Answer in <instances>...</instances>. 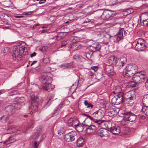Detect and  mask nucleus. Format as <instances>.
I'll list each match as a JSON object with an SVG mask.
<instances>
[{
    "label": "nucleus",
    "instance_id": "f257e3e1",
    "mask_svg": "<svg viewBox=\"0 0 148 148\" xmlns=\"http://www.w3.org/2000/svg\"><path fill=\"white\" fill-rule=\"evenodd\" d=\"M13 52L12 58L13 60L17 61L21 60L22 54L26 55L28 53L27 48L24 46H21V45L14 47L13 49Z\"/></svg>",
    "mask_w": 148,
    "mask_h": 148
},
{
    "label": "nucleus",
    "instance_id": "f03ea898",
    "mask_svg": "<svg viewBox=\"0 0 148 148\" xmlns=\"http://www.w3.org/2000/svg\"><path fill=\"white\" fill-rule=\"evenodd\" d=\"M137 71V66L134 64H128L123 70L125 77H130L135 74Z\"/></svg>",
    "mask_w": 148,
    "mask_h": 148
},
{
    "label": "nucleus",
    "instance_id": "7ed1b4c3",
    "mask_svg": "<svg viewBox=\"0 0 148 148\" xmlns=\"http://www.w3.org/2000/svg\"><path fill=\"white\" fill-rule=\"evenodd\" d=\"M134 74L132 76V79L134 81L138 84L140 83L145 81V75L146 73L143 71H141Z\"/></svg>",
    "mask_w": 148,
    "mask_h": 148
},
{
    "label": "nucleus",
    "instance_id": "20e7f679",
    "mask_svg": "<svg viewBox=\"0 0 148 148\" xmlns=\"http://www.w3.org/2000/svg\"><path fill=\"white\" fill-rule=\"evenodd\" d=\"M124 99L130 105H132L134 103V100L135 99L136 94L135 91L134 90L126 92L125 95Z\"/></svg>",
    "mask_w": 148,
    "mask_h": 148
},
{
    "label": "nucleus",
    "instance_id": "39448f33",
    "mask_svg": "<svg viewBox=\"0 0 148 148\" xmlns=\"http://www.w3.org/2000/svg\"><path fill=\"white\" fill-rule=\"evenodd\" d=\"M30 99L31 104V108L35 110H38V105L43 101L42 100L39 99L38 97L33 95L31 96Z\"/></svg>",
    "mask_w": 148,
    "mask_h": 148
},
{
    "label": "nucleus",
    "instance_id": "423d86ee",
    "mask_svg": "<svg viewBox=\"0 0 148 148\" xmlns=\"http://www.w3.org/2000/svg\"><path fill=\"white\" fill-rule=\"evenodd\" d=\"M104 115V112L102 110L100 109H99L97 111H95L92 114V117L88 116L85 114H82L83 116H87L88 117L86 118H89L91 120H92L93 119H101L103 117Z\"/></svg>",
    "mask_w": 148,
    "mask_h": 148
},
{
    "label": "nucleus",
    "instance_id": "0eeeda50",
    "mask_svg": "<svg viewBox=\"0 0 148 148\" xmlns=\"http://www.w3.org/2000/svg\"><path fill=\"white\" fill-rule=\"evenodd\" d=\"M108 129H110L111 132L114 135L118 134L120 132V128L118 126L113 124L111 122H109L107 126Z\"/></svg>",
    "mask_w": 148,
    "mask_h": 148
},
{
    "label": "nucleus",
    "instance_id": "6e6552de",
    "mask_svg": "<svg viewBox=\"0 0 148 148\" xmlns=\"http://www.w3.org/2000/svg\"><path fill=\"white\" fill-rule=\"evenodd\" d=\"M123 115L125 119H126L125 121L133 122L135 120L136 118V116L130 112H124L123 113Z\"/></svg>",
    "mask_w": 148,
    "mask_h": 148
},
{
    "label": "nucleus",
    "instance_id": "1a4fd4ad",
    "mask_svg": "<svg viewBox=\"0 0 148 148\" xmlns=\"http://www.w3.org/2000/svg\"><path fill=\"white\" fill-rule=\"evenodd\" d=\"M77 135V132L75 131H72L65 135L64 139L67 142H72L74 140Z\"/></svg>",
    "mask_w": 148,
    "mask_h": 148
},
{
    "label": "nucleus",
    "instance_id": "9d476101",
    "mask_svg": "<svg viewBox=\"0 0 148 148\" xmlns=\"http://www.w3.org/2000/svg\"><path fill=\"white\" fill-rule=\"evenodd\" d=\"M16 103H14L15 104V107L17 109H20L21 106L24 105L25 100L24 98L23 97H17L16 100Z\"/></svg>",
    "mask_w": 148,
    "mask_h": 148
},
{
    "label": "nucleus",
    "instance_id": "9b49d317",
    "mask_svg": "<svg viewBox=\"0 0 148 148\" xmlns=\"http://www.w3.org/2000/svg\"><path fill=\"white\" fill-rule=\"evenodd\" d=\"M98 13L101 15V18L105 20H108L112 14V13L109 10L104 11L103 12L99 11Z\"/></svg>",
    "mask_w": 148,
    "mask_h": 148
},
{
    "label": "nucleus",
    "instance_id": "f8f14e48",
    "mask_svg": "<svg viewBox=\"0 0 148 148\" xmlns=\"http://www.w3.org/2000/svg\"><path fill=\"white\" fill-rule=\"evenodd\" d=\"M82 124L83 125L88 126V127L86 128V132L87 134H93L96 132L97 130V128L95 125H91L89 126L86 124L84 123H82Z\"/></svg>",
    "mask_w": 148,
    "mask_h": 148
},
{
    "label": "nucleus",
    "instance_id": "ddd939ff",
    "mask_svg": "<svg viewBox=\"0 0 148 148\" xmlns=\"http://www.w3.org/2000/svg\"><path fill=\"white\" fill-rule=\"evenodd\" d=\"M40 80L43 84H44L52 82V79L51 77L48 75H44L40 77Z\"/></svg>",
    "mask_w": 148,
    "mask_h": 148
},
{
    "label": "nucleus",
    "instance_id": "4468645a",
    "mask_svg": "<svg viewBox=\"0 0 148 148\" xmlns=\"http://www.w3.org/2000/svg\"><path fill=\"white\" fill-rule=\"evenodd\" d=\"M127 61L126 58L125 57H122L119 58L116 63V66L118 67L123 66Z\"/></svg>",
    "mask_w": 148,
    "mask_h": 148
},
{
    "label": "nucleus",
    "instance_id": "2eb2a0df",
    "mask_svg": "<svg viewBox=\"0 0 148 148\" xmlns=\"http://www.w3.org/2000/svg\"><path fill=\"white\" fill-rule=\"evenodd\" d=\"M97 133L101 137L107 136L109 135L108 130L104 128L100 129L97 131Z\"/></svg>",
    "mask_w": 148,
    "mask_h": 148
},
{
    "label": "nucleus",
    "instance_id": "dca6fc26",
    "mask_svg": "<svg viewBox=\"0 0 148 148\" xmlns=\"http://www.w3.org/2000/svg\"><path fill=\"white\" fill-rule=\"evenodd\" d=\"M54 86L48 83L46 84H43L42 88L43 90L48 92H50L54 88Z\"/></svg>",
    "mask_w": 148,
    "mask_h": 148
},
{
    "label": "nucleus",
    "instance_id": "f3484780",
    "mask_svg": "<svg viewBox=\"0 0 148 148\" xmlns=\"http://www.w3.org/2000/svg\"><path fill=\"white\" fill-rule=\"evenodd\" d=\"M16 108L15 104L12 103L11 105H9L5 108V110L8 114H12L14 112V110Z\"/></svg>",
    "mask_w": 148,
    "mask_h": 148
},
{
    "label": "nucleus",
    "instance_id": "a211bd4d",
    "mask_svg": "<svg viewBox=\"0 0 148 148\" xmlns=\"http://www.w3.org/2000/svg\"><path fill=\"white\" fill-rule=\"evenodd\" d=\"M135 47L136 50L138 51H143L146 48V43H136Z\"/></svg>",
    "mask_w": 148,
    "mask_h": 148
},
{
    "label": "nucleus",
    "instance_id": "6ab92c4d",
    "mask_svg": "<svg viewBox=\"0 0 148 148\" xmlns=\"http://www.w3.org/2000/svg\"><path fill=\"white\" fill-rule=\"evenodd\" d=\"M123 30L120 29L116 35L114 36V38L118 41L121 39H123Z\"/></svg>",
    "mask_w": 148,
    "mask_h": 148
},
{
    "label": "nucleus",
    "instance_id": "aec40b11",
    "mask_svg": "<svg viewBox=\"0 0 148 148\" xmlns=\"http://www.w3.org/2000/svg\"><path fill=\"white\" fill-rule=\"evenodd\" d=\"M117 103L116 105L119 104L125 101V99H124V96L123 93H121L117 95Z\"/></svg>",
    "mask_w": 148,
    "mask_h": 148
},
{
    "label": "nucleus",
    "instance_id": "412c9836",
    "mask_svg": "<svg viewBox=\"0 0 148 148\" xmlns=\"http://www.w3.org/2000/svg\"><path fill=\"white\" fill-rule=\"evenodd\" d=\"M105 70L110 75L113 74V67L112 65H106L105 67Z\"/></svg>",
    "mask_w": 148,
    "mask_h": 148
},
{
    "label": "nucleus",
    "instance_id": "4be33fe9",
    "mask_svg": "<svg viewBox=\"0 0 148 148\" xmlns=\"http://www.w3.org/2000/svg\"><path fill=\"white\" fill-rule=\"evenodd\" d=\"M20 131V130L18 129L17 127L11 126L7 130V133L11 134L13 133L16 132L17 131Z\"/></svg>",
    "mask_w": 148,
    "mask_h": 148
},
{
    "label": "nucleus",
    "instance_id": "5701e85b",
    "mask_svg": "<svg viewBox=\"0 0 148 148\" xmlns=\"http://www.w3.org/2000/svg\"><path fill=\"white\" fill-rule=\"evenodd\" d=\"M84 144V140L82 137H80L77 142V145L79 147H82Z\"/></svg>",
    "mask_w": 148,
    "mask_h": 148
},
{
    "label": "nucleus",
    "instance_id": "b1692460",
    "mask_svg": "<svg viewBox=\"0 0 148 148\" xmlns=\"http://www.w3.org/2000/svg\"><path fill=\"white\" fill-rule=\"evenodd\" d=\"M66 35V34L65 32H60L58 33L56 37L57 40H59L64 38Z\"/></svg>",
    "mask_w": 148,
    "mask_h": 148
},
{
    "label": "nucleus",
    "instance_id": "393cba45",
    "mask_svg": "<svg viewBox=\"0 0 148 148\" xmlns=\"http://www.w3.org/2000/svg\"><path fill=\"white\" fill-rule=\"evenodd\" d=\"M63 105L64 103L62 102L60 104L59 106H58L57 108L55 109L54 112L53 113V115L56 116L59 113L60 110V109H61L62 107H63Z\"/></svg>",
    "mask_w": 148,
    "mask_h": 148
},
{
    "label": "nucleus",
    "instance_id": "a878e982",
    "mask_svg": "<svg viewBox=\"0 0 148 148\" xmlns=\"http://www.w3.org/2000/svg\"><path fill=\"white\" fill-rule=\"evenodd\" d=\"M112 92L114 94L118 95L120 94L121 92V89L120 86H116L114 89V91Z\"/></svg>",
    "mask_w": 148,
    "mask_h": 148
},
{
    "label": "nucleus",
    "instance_id": "bb28decb",
    "mask_svg": "<svg viewBox=\"0 0 148 148\" xmlns=\"http://www.w3.org/2000/svg\"><path fill=\"white\" fill-rule=\"evenodd\" d=\"M142 102L144 107L148 106V94L144 96L142 99Z\"/></svg>",
    "mask_w": 148,
    "mask_h": 148
},
{
    "label": "nucleus",
    "instance_id": "cd10ccee",
    "mask_svg": "<svg viewBox=\"0 0 148 148\" xmlns=\"http://www.w3.org/2000/svg\"><path fill=\"white\" fill-rule=\"evenodd\" d=\"M116 59L115 57L114 56H110L108 60V61L109 64L110 65H112L115 62Z\"/></svg>",
    "mask_w": 148,
    "mask_h": 148
},
{
    "label": "nucleus",
    "instance_id": "c85d7f7f",
    "mask_svg": "<svg viewBox=\"0 0 148 148\" xmlns=\"http://www.w3.org/2000/svg\"><path fill=\"white\" fill-rule=\"evenodd\" d=\"M90 47L93 51H99L101 49V46L99 44H94L93 46H90Z\"/></svg>",
    "mask_w": 148,
    "mask_h": 148
},
{
    "label": "nucleus",
    "instance_id": "c756f323",
    "mask_svg": "<svg viewBox=\"0 0 148 148\" xmlns=\"http://www.w3.org/2000/svg\"><path fill=\"white\" fill-rule=\"evenodd\" d=\"M111 36L108 34H106L103 37V42L104 43L107 44L110 41V39Z\"/></svg>",
    "mask_w": 148,
    "mask_h": 148
},
{
    "label": "nucleus",
    "instance_id": "7c9ffc66",
    "mask_svg": "<svg viewBox=\"0 0 148 148\" xmlns=\"http://www.w3.org/2000/svg\"><path fill=\"white\" fill-rule=\"evenodd\" d=\"M74 126L76 130L79 132H82L84 129L83 126L80 124L75 125Z\"/></svg>",
    "mask_w": 148,
    "mask_h": 148
},
{
    "label": "nucleus",
    "instance_id": "2f4dec72",
    "mask_svg": "<svg viewBox=\"0 0 148 148\" xmlns=\"http://www.w3.org/2000/svg\"><path fill=\"white\" fill-rule=\"evenodd\" d=\"M36 132H35V134L33 137L34 139L37 138L39 134L41 133L42 132V129L41 128H38L36 129Z\"/></svg>",
    "mask_w": 148,
    "mask_h": 148
},
{
    "label": "nucleus",
    "instance_id": "473e14b6",
    "mask_svg": "<svg viewBox=\"0 0 148 148\" xmlns=\"http://www.w3.org/2000/svg\"><path fill=\"white\" fill-rule=\"evenodd\" d=\"M140 21L148 20V13H142L140 17Z\"/></svg>",
    "mask_w": 148,
    "mask_h": 148
},
{
    "label": "nucleus",
    "instance_id": "72a5a7b5",
    "mask_svg": "<svg viewBox=\"0 0 148 148\" xmlns=\"http://www.w3.org/2000/svg\"><path fill=\"white\" fill-rule=\"evenodd\" d=\"M110 97L111 98V103L113 104L116 105V103H117V95L114 96L112 95Z\"/></svg>",
    "mask_w": 148,
    "mask_h": 148
},
{
    "label": "nucleus",
    "instance_id": "f704fd0d",
    "mask_svg": "<svg viewBox=\"0 0 148 148\" xmlns=\"http://www.w3.org/2000/svg\"><path fill=\"white\" fill-rule=\"evenodd\" d=\"M9 49L8 47H5L1 50V53L3 55H6L9 53Z\"/></svg>",
    "mask_w": 148,
    "mask_h": 148
},
{
    "label": "nucleus",
    "instance_id": "c9c22d12",
    "mask_svg": "<svg viewBox=\"0 0 148 148\" xmlns=\"http://www.w3.org/2000/svg\"><path fill=\"white\" fill-rule=\"evenodd\" d=\"M15 141V140L13 137H10L9 138L8 140L5 141V142H6V144L8 145L14 142Z\"/></svg>",
    "mask_w": 148,
    "mask_h": 148
},
{
    "label": "nucleus",
    "instance_id": "e433bc0d",
    "mask_svg": "<svg viewBox=\"0 0 148 148\" xmlns=\"http://www.w3.org/2000/svg\"><path fill=\"white\" fill-rule=\"evenodd\" d=\"M74 121V119L73 118H71L68 120L67 121V124L68 126H72L73 125Z\"/></svg>",
    "mask_w": 148,
    "mask_h": 148
},
{
    "label": "nucleus",
    "instance_id": "4c0bfd02",
    "mask_svg": "<svg viewBox=\"0 0 148 148\" xmlns=\"http://www.w3.org/2000/svg\"><path fill=\"white\" fill-rule=\"evenodd\" d=\"M62 66L63 68H73V66H72V64L71 63H68L67 64H64L62 65Z\"/></svg>",
    "mask_w": 148,
    "mask_h": 148
},
{
    "label": "nucleus",
    "instance_id": "58836bf2",
    "mask_svg": "<svg viewBox=\"0 0 148 148\" xmlns=\"http://www.w3.org/2000/svg\"><path fill=\"white\" fill-rule=\"evenodd\" d=\"M143 112L147 116H148V106L144 107L142 108Z\"/></svg>",
    "mask_w": 148,
    "mask_h": 148
},
{
    "label": "nucleus",
    "instance_id": "ea45409f",
    "mask_svg": "<svg viewBox=\"0 0 148 148\" xmlns=\"http://www.w3.org/2000/svg\"><path fill=\"white\" fill-rule=\"evenodd\" d=\"M141 25L144 26H148V20L140 21Z\"/></svg>",
    "mask_w": 148,
    "mask_h": 148
},
{
    "label": "nucleus",
    "instance_id": "a19ab883",
    "mask_svg": "<svg viewBox=\"0 0 148 148\" xmlns=\"http://www.w3.org/2000/svg\"><path fill=\"white\" fill-rule=\"evenodd\" d=\"M130 86L132 87H135L138 85L137 83L135 82V81L130 82L129 83Z\"/></svg>",
    "mask_w": 148,
    "mask_h": 148
},
{
    "label": "nucleus",
    "instance_id": "79ce46f5",
    "mask_svg": "<svg viewBox=\"0 0 148 148\" xmlns=\"http://www.w3.org/2000/svg\"><path fill=\"white\" fill-rule=\"evenodd\" d=\"M78 38L76 37H72L71 39L72 43H74L79 41Z\"/></svg>",
    "mask_w": 148,
    "mask_h": 148
},
{
    "label": "nucleus",
    "instance_id": "37998d69",
    "mask_svg": "<svg viewBox=\"0 0 148 148\" xmlns=\"http://www.w3.org/2000/svg\"><path fill=\"white\" fill-rule=\"evenodd\" d=\"M42 61L45 64H48L50 63L49 59L48 57H47L43 58Z\"/></svg>",
    "mask_w": 148,
    "mask_h": 148
},
{
    "label": "nucleus",
    "instance_id": "c03bdc74",
    "mask_svg": "<svg viewBox=\"0 0 148 148\" xmlns=\"http://www.w3.org/2000/svg\"><path fill=\"white\" fill-rule=\"evenodd\" d=\"M52 71V70L50 67H48L45 69L44 70V72L47 74L50 73Z\"/></svg>",
    "mask_w": 148,
    "mask_h": 148
},
{
    "label": "nucleus",
    "instance_id": "a18cd8bd",
    "mask_svg": "<svg viewBox=\"0 0 148 148\" xmlns=\"http://www.w3.org/2000/svg\"><path fill=\"white\" fill-rule=\"evenodd\" d=\"M7 145L5 141L3 142H0V148H6Z\"/></svg>",
    "mask_w": 148,
    "mask_h": 148
},
{
    "label": "nucleus",
    "instance_id": "49530a36",
    "mask_svg": "<svg viewBox=\"0 0 148 148\" xmlns=\"http://www.w3.org/2000/svg\"><path fill=\"white\" fill-rule=\"evenodd\" d=\"M137 43H146V42L144 40L141 38H140L138 39L137 41Z\"/></svg>",
    "mask_w": 148,
    "mask_h": 148
},
{
    "label": "nucleus",
    "instance_id": "de8ad7c7",
    "mask_svg": "<svg viewBox=\"0 0 148 148\" xmlns=\"http://www.w3.org/2000/svg\"><path fill=\"white\" fill-rule=\"evenodd\" d=\"M95 119V122L96 123H97L98 125H99L104 122L103 120H102L101 119Z\"/></svg>",
    "mask_w": 148,
    "mask_h": 148
},
{
    "label": "nucleus",
    "instance_id": "09e8293b",
    "mask_svg": "<svg viewBox=\"0 0 148 148\" xmlns=\"http://www.w3.org/2000/svg\"><path fill=\"white\" fill-rule=\"evenodd\" d=\"M133 9L132 8H129L127 9L126 11V12L127 13L126 14V15L129 14H131L133 12Z\"/></svg>",
    "mask_w": 148,
    "mask_h": 148
},
{
    "label": "nucleus",
    "instance_id": "8fccbe9b",
    "mask_svg": "<svg viewBox=\"0 0 148 148\" xmlns=\"http://www.w3.org/2000/svg\"><path fill=\"white\" fill-rule=\"evenodd\" d=\"M67 45V42L66 41H63L61 43V46L60 47L62 48L65 47Z\"/></svg>",
    "mask_w": 148,
    "mask_h": 148
},
{
    "label": "nucleus",
    "instance_id": "3c124183",
    "mask_svg": "<svg viewBox=\"0 0 148 148\" xmlns=\"http://www.w3.org/2000/svg\"><path fill=\"white\" fill-rule=\"evenodd\" d=\"M35 121L34 120H31L30 121V124L31 125V127H34L35 123Z\"/></svg>",
    "mask_w": 148,
    "mask_h": 148
},
{
    "label": "nucleus",
    "instance_id": "603ef678",
    "mask_svg": "<svg viewBox=\"0 0 148 148\" xmlns=\"http://www.w3.org/2000/svg\"><path fill=\"white\" fill-rule=\"evenodd\" d=\"M74 86V85H73L72 86H71L69 90V91H70L72 93V94L73 93L75 90H76V89L74 88L73 87Z\"/></svg>",
    "mask_w": 148,
    "mask_h": 148
},
{
    "label": "nucleus",
    "instance_id": "864d4df0",
    "mask_svg": "<svg viewBox=\"0 0 148 148\" xmlns=\"http://www.w3.org/2000/svg\"><path fill=\"white\" fill-rule=\"evenodd\" d=\"M50 100V99L49 98H48L46 99L45 101V105L47 106H49L50 104V103H49V101Z\"/></svg>",
    "mask_w": 148,
    "mask_h": 148
},
{
    "label": "nucleus",
    "instance_id": "5fc2aeb1",
    "mask_svg": "<svg viewBox=\"0 0 148 148\" xmlns=\"http://www.w3.org/2000/svg\"><path fill=\"white\" fill-rule=\"evenodd\" d=\"M5 121L8 123H9L10 122L9 118V116H7L5 118Z\"/></svg>",
    "mask_w": 148,
    "mask_h": 148
},
{
    "label": "nucleus",
    "instance_id": "6e6d98bb",
    "mask_svg": "<svg viewBox=\"0 0 148 148\" xmlns=\"http://www.w3.org/2000/svg\"><path fill=\"white\" fill-rule=\"evenodd\" d=\"M89 22H91L92 23H93L94 22V21H92L91 20L89 19L88 18L86 19L84 21V23H88Z\"/></svg>",
    "mask_w": 148,
    "mask_h": 148
},
{
    "label": "nucleus",
    "instance_id": "4d7b16f0",
    "mask_svg": "<svg viewBox=\"0 0 148 148\" xmlns=\"http://www.w3.org/2000/svg\"><path fill=\"white\" fill-rule=\"evenodd\" d=\"M91 69L94 70L95 71H96L98 70V67L97 66L92 67H91Z\"/></svg>",
    "mask_w": 148,
    "mask_h": 148
},
{
    "label": "nucleus",
    "instance_id": "13d9d810",
    "mask_svg": "<svg viewBox=\"0 0 148 148\" xmlns=\"http://www.w3.org/2000/svg\"><path fill=\"white\" fill-rule=\"evenodd\" d=\"M37 1H39V3L40 4L43 3L46 1V0H37Z\"/></svg>",
    "mask_w": 148,
    "mask_h": 148
},
{
    "label": "nucleus",
    "instance_id": "bf43d9fd",
    "mask_svg": "<svg viewBox=\"0 0 148 148\" xmlns=\"http://www.w3.org/2000/svg\"><path fill=\"white\" fill-rule=\"evenodd\" d=\"M36 53L35 52H34L33 53H31L30 54V57L31 58H32L33 57L35 56H36Z\"/></svg>",
    "mask_w": 148,
    "mask_h": 148
},
{
    "label": "nucleus",
    "instance_id": "052dcab7",
    "mask_svg": "<svg viewBox=\"0 0 148 148\" xmlns=\"http://www.w3.org/2000/svg\"><path fill=\"white\" fill-rule=\"evenodd\" d=\"M88 75L92 76L93 75V73L91 71H89L88 73Z\"/></svg>",
    "mask_w": 148,
    "mask_h": 148
},
{
    "label": "nucleus",
    "instance_id": "680f3d73",
    "mask_svg": "<svg viewBox=\"0 0 148 148\" xmlns=\"http://www.w3.org/2000/svg\"><path fill=\"white\" fill-rule=\"evenodd\" d=\"M17 92L16 90H13V91H12V92H11V95H15V94H16L17 93Z\"/></svg>",
    "mask_w": 148,
    "mask_h": 148
},
{
    "label": "nucleus",
    "instance_id": "e2e57ef3",
    "mask_svg": "<svg viewBox=\"0 0 148 148\" xmlns=\"http://www.w3.org/2000/svg\"><path fill=\"white\" fill-rule=\"evenodd\" d=\"M33 12V11L32 12H25L24 13H25V15H30L31 14V13L32 12Z\"/></svg>",
    "mask_w": 148,
    "mask_h": 148
},
{
    "label": "nucleus",
    "instance_id": "0e129e2a",
    "mask_svg": "<svg viewBox=\"0 0 148 148\" xmlns=\"http://www.w3.org/2000/svg\"><path fill=\"white\" fill-rule=\"evenodd\" d=\"M93 107V105L90 103H88L87 106V108H88L90 107L91 108H92Z\"/></svg>",
    "mask_w": 148,
    "mask_h": 148
},
{
    "label": "nucleus",
    "instance_id": "69168bd1",
    "mask_svg": "<svg viewBox=\"0 0 148 148\" xmlns=\"http://www.w3.org/2000/svg\"><path fill=\"white\" fill-rule=\"evenodd\" d=\"M34 148H37V147L38 145H37V142H34Z\"/></svg>",
    "mask_w": 148,
    "mask_h": 148
},
{
    "label": "nucleus",
    "instance_id": "338daca9",
    "mask_svg": "<svg viewBox=\"0 0 148 148\" xmlns=\"http://www.w3.org/2000/svg\"><path fill=\"white\" fill-rule=\"evenodd\" d=\"M145 86L148 89V79L145 83Z\"/></svg>",
    "mask_w": 148,
    "mask_h": 148
},
{
    "label": "nucleus",
    "instance_id": "774afa93",
    "mask_svg": "<svg viewBox=\"0 0 148 148\" xmlns=\"http://www.w3.org/2000/svg\"><path fill=\"white\" fill-rule=\"evenodd\" d=\"M113 111H114V114H113V115H115V114H116L117 113V111H116V110H114V109H112V111H111V112H113Z\"/></svg>",
    "mask_w": 148,
    "mask_h": 148
}]
</instances>
